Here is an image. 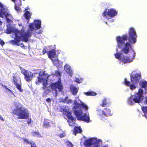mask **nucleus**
<instances>
[{"label": "nucleus", "instance_id": "ddd939ff", "mask_svg": "<svg viewBox=\"0 0 147 147\" xmlns=\"http://www.w3.org/2000/svg\"><path fill=\"white\" fill-rule=\"evenodd\" d=\"M135 55L136 53L135 52H134L133 55L131 56H125L122 55L120 61L123 62L124 64L127 63L131 62L135 59Z\"/></svg>", "mask_w": 147, "mask_h": 147}, {"label": "nucleus", "instance_id": "423d86ee", "mask_svg": "<svg viewBox=\"0 0 147 147\" xmlns=\"http://www.w3.org/2000/svg\"><path fill=\"white\" fill-rule=\"evenodd\" d=\"M14 33L15 35V36L14 40H12L10 41V42L12 45H16V46H20L21 47H24V45L23 43L20 44L19 42L22 41H24L25 42H27L28 40L26 41L24 40L23 39V38H22L21 36V33L18 32L17 30H15L14 31Z\"/></svg>", "mask_w": 147, "mask_h": 147}, {"label": "nucleus", "instance_id": "603ef678", "mask_svg": "<svg viewBox=\"0 0 147 147\" xmlns=\"http://www.w3.org/2000/svg\"><path fill=\"white\" fill-rule=\"evenodd\" d=\"M76 81L78 83H80V80L78 78L76 79Z\"/></svg>", "mask_w": 147, "mask_h": 147}, {"label": "nucleus", "instance_id": "aec40b11", "mask_svg": "<svg viewBox=\"0 0 147 147\" xmlns=\"http://www.w3.org/2000/svg\"><path fill=\"white\" fill-rule=\"evenodd\" d=\"M74 106L73 107L74 109H76L75 110H79L81 109V103L80 104L77 102L76 100L74 101Z\"/></svg>", "mask_w": 147, "mask_h": 147}, {"label": "nucleus", "instance_id": "a211bd4d", "mask_svg": "<svg viewBox=\"0 0 147 147\" xmlns=\"http://www.w3.org/2000/svg\"><path fill=\"white\" fill-rule=\"evenodd\" d=\"M5 9L3 5L2 4L0 3V16L3 18V16L5 15Z\"/></svg>", "mask_w": 147, "mask_h": 147}, {"label": "nucleus", "instance_id": "c9c22d12", "mask_svg": "<svg viewBox=\"0 0 147 147\" xmlns=\"http://www.w3.org/2000/svg\"><path fill=\"white\" fill-rule=\"evenodd\" d=\"M22 140H23V141L24 142L26 143L27 144H31V141H30L29 140H28V139L26 138H22Z\"/></svg>", "mask_w": 147, "mask_h": 147}, {"label": "nucleus", "instance_id": "5701e85b", "mask_svg": "<svg viewBox=\"0 0 147 147\" xmlns=\"http://www.w3.org/2000/svg\"><path fill=\"white\" fill-rule=\"evenodd\" d=\"M43 126L46 128H48L51 127L50 123L47 119L45 120L43 123Z\"/></svg>", "mask_w": 147, "mask_h": 147}, {"label": "nucleus", "instance_id": "0eeeda50", "mask_svg": "<svg viewBox=\"0 0 147 147\" xmlns=\"http://www.w3.org/2000/svg\"><path fill=\"white\" fill-rule=\"evenodd\" d=\"M74 113L78 120L82 121L87 123L90 121L89 114L85 113L83 115V112L81 109L75 110Z\"/></svg>", "mask_w": 147, "mask_h": 147}, {"label": "nucleus", "instance_id": "a18cd8bd", "mask_svg": "<svg viewBox=\"0 0 147 147\" xmlns=\"http://www.w3.org/2000/svg\"><path fill=\"white\" fill-rule=\"evenodd\" d=\"M67 147H72L73 145L72 144L69 142H68V144H67Z\"/></svg>", "mask_w": 147, "mask_h": 147}, {"label": "nucleus", "instance_id": "c85d7f7f", "mask_svg": "<svg viewBox=\"0 0 147 147\" xmlns=\"http://www.w3.org/2000/svg\"><path fill=\"white\" fill-rule=\"evenodd\" d=\"M122 53H117L114 54L115 57L117 59H118L120 61L121 59L122 56L121 55Z\"/></svg>", "mask_w": 147, "mask_h": 147}, {"label": "nucleus", "instance_id": "6e6d98bb", "mask_svg": "<svg viewBox=\"0 0 147 147\" xmlns=\"http://www.w3.org/2000/svg\"><path fill=\"white\" fill-rule=\"evenodd\" d=\"M41 33H42V32L40 30L39 31V32H38L37 33V34H41Z\"/></svg>", "mask_w": 147, "mask_h": 147}, {"label": "nucleus", "instance_id": "4be33fe9", "mask_svg": "<svg viewBox=\"0 0 147 147\" xmlns=\"http://www.w3.org/2000/svg\"><path fill=\"white\" fill-rule=\"evenodd\" d=\"M52 61L54 64L57 67H58L60 66V65L59 63L60 61L57 59H51Z\"/></svg>", "mask_w": 147, "mask_h": 147}, {"label": "nucleus", "instance_id": "a19ab883", "mask_svg": "<svg viewBox=\"0 0 147 147\" xmlns=\"http://www.w3.org/2000/svg\"><path fill=\"white\" fill-rule=\"evenodd\" d=\"M68 98V97L67 96H66L65 98L64 99H61V102H64L65 103L67 101V99Z\"/></svg>", "mask_w": 147, "mask_h": 147}, {"label": "nucleus", "instance_id": "052dcab7", "mask_svg": "<svg viewBox=\"0 0 147 147\" xmlns=\"http://www.w3.org/2000/svg\"><path fill=\"white\" fill-rule=\"evenodd\" d=\"M101 111V110H100V109H98V110H97V111Z\"/></svg>", "mask_w": 147, "mask_h": 147}, {"label": "nucleus", "instance_id": "bb28decb", "mask_svg": "<svg viewBox=\"0 0 147 147\" xmlns=\"http://www.w3.org/2000/svg\"><path fill=\"white\" fill-rule=\"evenodd\" d=\"M85 94L87 96H94L96 95V93L93 91H88L85 93Z\"/></svg>", "mask_w": 147, "mask_h": 147}, {"label": "nucleus", "instance_id": "3c124183", "mask_svg": "<svg viewBox=\"0 0 147 147\" xmlns=\"http://www.w3.org/2000/svg\"><path fill=\"white\" fill-rule=\"evenodd\" d=\"M6 20L7 22L8 23H10L11 22V20L9 18H7Z\"/></svg>", "mask_w": 147, "mask_h": 147}, {"label": "nucleus", "instance_id": "2f4dec72", "mask_svg": "<svg viewBox=\"0 0 147 147\" xmlns=\"http://www.w3.org/2000/svg\"><path fill=\"white\" fill-rule=\"evenodd\" d=\"M6 31V33L7 34H10L13 32L12 28L10 27H7Z\"/></svg>", "mask_w": 147, "mask_h": 147}, {"label": "nucleus", "instance_id": "f3484780", "mask_svg": "<svg viewBox=\"0 0 147 147\" xmlns=\"http://www.w3.org/2000/svg\"><path fill=\"white\" fill-rule=\"evenodd\" d=\"M34 22L35 23V26L36 29L38 30L41 28V21L39 20H34Z\"/></svg>", "mask_w": 147, "mask_h": 147}, {"label": "nucleus", "instance_id": "0e129e2a", "mask_svg": "<svg viewBox=\"0 0 147 147\" xmlns=\"http://www.w3.org/2000/svg\"><path fill=\"white\" fill-rule=\"evenodd\" d=\"M104 147H107V146H105Z\"/></svg>", "mask_w": 147, "mask_h": 147}, {"label": "nucleus", "instance_id": "f704fd0d", "mask_svg": "<svg viewBox=\"0 0 147 147\" xmlns=\"http://www.w3.org/2000/svg\"><path fill=\"white\" fill-rule=\"evenodd\" d=\"M13 81L15 85H16V84H18V80L17 78V77L15 76H13Z\"/></svg>", "mask_w": 147, "mask_h": 147}, {"label": "nucleus", "instance_id": "79ce46f5", "mask_svg": "<svg viewBox=\"0 0 147 147\" xmlns=\"http://www.w3.org/2000/svg\"><path fill=\"white\" fill-rule=\"evenodd\" d=\"M42 53L43 55H44L47 53V50L46 48H45L43 49Z\"/></svg>", "mask_w": 147, "mask_h": 147}, {"label": "nucleus", "instance_id": "1a4fd4ad", "mask_svg": "<svg viewBox=\"0 0 147 147\" xmlns=\"http://www.w3.org/2000/svg\"><path fill=\"white\" fill-rule=\"evenodd\" d=\"M50 86L52 90L54 91L56 94L57 93L58 91L62 92L63 88L60 79L55 82L51 84Z\"/></svg>", "mask_w": 147, "mask_h": 147}, {"label": "nucleus", "instance_id": "412c9836", "mask_svg": "<svg viewBox=\"0 0 147 147\" xmlns=\"http://www.w3.org/2000/svg\"><path fill=\"white\" fill-rule=\"evenodd\" d=\"M32 13L28 11H26L25 13L24 14V16L26 19L28 20L29 22V19L30 18Z\"/></svg>", "mask_w": 147, "mask_h": 147}, {"label": "nucleus", "instance_id": "864d4df0", "mask_svg": "<svg viewBox=\"0 0 147 147\" xmlns=\"http://www.w3.org/2000/svg\"><path fill=\"white\" fill-rule=\"evenodd\" d=\"M0 119L1 120L4 121V119L3 117L1 115H0Z\"/></svg>", "mask_w": 147, "mask_h": 147}, {"label": "nucleus", "instance_id": "9b49d317", "mask_svg": "<svg viewBox=\"0 0 147 147\" xmlns=\"http://www.w3.org/2000/svg\"><path fill=\"white\" fill-rule=\"evenodd\" d=\"M21 72L24 75L25 80L28 82L31 80L33 77V74L30 71H28L22 67H20Z\"/></svg>", "mask_w": 147, "mask_h": 147}, {"label": "nucleus", "instance_id": "bf43d9fd", "mask_svg": "<svg viewBox=\"0 0 147 147\" xmlns=\"http://www.w3.org/2000/svg\"><path fill=\"white\" fill-rule=\"evenodd\" d=\"M7 89L8 90V91H10V92H11V90L9 89L8 88H7Z\"/></svg>", "mask_w": 147, "mask_h": 147}, {"label": "nucleus", "instance_id": "20e7f679", "mask_svg": "<svg viewBox=\"0 0 147 147\" xmlns=\"http://www.w3.org/2000/svg\"><path fill=\"white\" fill-rule=\"evenodd\" d=\"M39 76L37 77L38 80H36L35 82V84L37 85L39 84V82L41 83L43 82L42 85L43 86L42 88L44 90H45L46 92L49 91V92L51 91L50 90L47 89V80L45 78L41 77L42 76H45L47 78L49 76V75H48L47 74L45 73L44 71H41L38 73Z\"/></svg>", "mask_w": 147, "mask_h": 147}, {"label": "nucleus", "instance_id": "58836bf2", "mask_svg": "<svg viewBox=\"0 0 147 147\" xmlns=\"http://www.w3.org/2000/svg\"><path fill=\"white\" fill-rule=\"evenodd\" d=\"M31 142V144H30V145H31V147H37V145H36L35 142L33 141H32Z\"/></svg>", "mask_w": 147, "mask_h": 147}, {"label": "nucleus", "instance_id": "4d7b16f0", "mask_svg": "<svg viewBox=\"0 0 147 147\" xmlns=\"http://www.w3.org/2000/svg\"><path fill=\"white\" fill-rule=\"evenodd\" d=\"M2 22L0 20V25H2Z\"/></svg>", "mask_w": 147, "mask_h": 147}, {"label": "nucleus", "instance_id": "ea45409f", "mask_svg": "<svg viewBox=\"0 0 147 147\" xmlns=\"http://www.w3.org/2000/svg\"><path fill=\"white\" fill-rule=\"evenodd\" d=\"M129 86L130 87V89L132 90L136 88V86H135V85L133 84H131Z\"/></svg>", "mask_w": 147, "mask_h": 147}, {"label": "nucleus", "instance_id": "f257e3e1", "mask_svg": "<svg viewBox=\"0 0 147 147\" xmlns=\"http://www.w3.org/2000/svg\"><path fill=\"white\" fill-rule=\"evenodd\" d=\"M129 36L124 35L121 37H117L118 47L119 48H122L121 51L125 54H128L129 49H131L130 43H135L136 41L137 35L134 29L131 28L129 31Z\"/></svg>", "mask_w": 147, "mask_h": 147}, {"label": "nucleus", "instance_id": "b1692460", "mask_svg": "<svg viewBox=\"0 0 147 147\" xmlns=\"http://www.w3.org/2000/svg\"><path fill=\"white\" fill-rule=\"evenodd\" d=\"M71 90L72 94L74 95H76L78 91L76 88L74 86H73L71 88Z\"/></svg>", "mask_w": 147, "mask_h": 147}, {"label": "nucleus", "instance_id": "c756f323", "mask_svg": "<svg viewBox=\"0 0 147 147\" xmlns=\"http://www.w3.org/2000/svg\"><path fill=\"white\" fill-rule=\"evenodd\" d=\"M108 102L107 101V100L106 98H104L102 101V103L100 105V106L102 107H105L107 105Z\"/></svg>", "mask_w": 147, "mask_h": 147}, {"label": "nucleus", "instance_id": "72a5a7b5", "mask_svg": "<svg viewBox=\"0 0 147 147\" xmlns=\"http://www.w3.org/2000/svg\"><path fill=\"white\" fill-rule=\"evenodd\" d=\"M124 83L125 85L128 86H129L131 84L130 82L128 81L127 79L125 78L124 79Z\"/></svg>", "mask_w": 147, "mask_h": 147}, {"label": "nucleus", "instance_id": "c03bdc74", "mask_svg": "<svg viewBox=\"0 0 147 147\" xmlns=\"http://www.w3.org/2000/svg\"><path fill=\"white\" fill-rule=\"evenodd\" d=\"M15 9L16 10L18 11L20 10V7L19 6L16 5H15Z\"/></svg>", "mask_w": 147, "mask_h": 147}, {"label": "nucleus", "instance_id": "393cba45", "mask_svg": "<svg viewBox=\"0 0 147 147\" xmlns=\"http://www.w3.org/2000/svg\"><path fill=\"white\" fill-rule=\"evenodd\" d=\"M140 86L142 88H146L147 87V82L146 81L140 82Z\"/></svg>", "mask_w": 147, "mask_h": 147}, {"label": "nucleus", "instance_id": "39448f33", "mask_svg": "<svg viewBox=\"0 0 147 147\" xmlns=\"http://www.w3.org/2000/svg\"><path fill=\"white\" fill-rule=\"evenodd\" d=\"M34 26L33 23H30L29 25V28L26 32H25L24 29H22L21 30H19L18 29L15 30L21 33L22 35L21 37L23 38L24 40L27 41L28 40L29 38L32 35V31L34 29Z\"/></svg>", "mask_w": 147, "mask_h": 147}, {"label": "nucleus", "instance_id": "13d9d810", "mask_svg": "<svg viewBox=\"0 0 147 147\" xmlns=\"http://www.w3.org/2000/svg\"><path fill=\"white\" fill-rule=\"evenodd\" d=\"M3 86L6 89H7V86L5 85H3Z\"/></svg>", "mask_w": 147, "mask_h": 147}, {"label": "nucleus", "instance_id": "7ed1b4c3", "mask_svg": "<svg viewBox=\"0 0 147 147\" xmlns=\"http://www.w3.org/2000/svg\"><path fill=\"white\" fill-rule=\"evenodd\" d=\"M143 90L141 89H139L138 92L134 95H131L128 99V103L130 105H133L134 102L139 103L141 102L143 98Z\"/></svg>", "mask_w": 147, "mask_h": 147}, {"label": "nucleus", "instance_id": "4c0bfd02", "mask_svg": "<svg viewBox=\"0 0 147 147\" xmlns=\"http://www.w3.org/2000/svg\"><path fill=\"white\" fill-rule=\"evenodd\" d=\"M61 73L59 71L56 70L55 72V75L56 76H60Z\"/></svg>", "mask_w": 147, "mask_h": 147}, {"label": "nucleus", "instance_id": "680f3d73", "mask_svg": "<svg viewBox=\"0 0 147 147\" xmlns=\"http://www.w3.org/2000/svg\"><path fill=\"white\" fill-rule=\"evenodd\" d=\"M45 96V95H44V94H43V96Z\"/></svg>", "mask_w": 147, "mask_h": 147}, {"label": "nucleus", "instance_id": "473e14b6", "mask_svg": "<svg viewBox=\"0 0 147 147\" xmlns=\"http://www.w3.org/2000/svg\"><path fill=\"white\" fill-rule=\"evenodd\" d=\"M81 107L83 109H84L85 110H87L88 109V107L84 103L82 102H81Z\"/></svg>", "mask_w": 147, "mask_h": 147}, {"label": "nucleus", "instance_id": "6e6552de", "mask_svg": "<svg viewBox=\"0 0 147 147\" xmlns=\"http://www.w3.org/2000/svg\"><path fill=\"white\" fill-rule=\"evenodd\" d=\"M101 142L100 140L91 138L86 140L84 142V144L87 147H100V143Z\"/></svg>", "mask_w": 147, "mask_h": 147}, {"label": "nucleus", "instance_id": "8fccbe9b", "mask_svg": "<svg viewBox=\"0 0 147 147\" xmlns=\"http://www.w3.org/2000/svg\"><path fill=\"white\" fill-rule=\"evenodd\" d=\"M59 136L60 138H62V137L64 136V135H63V134H60L59 135Z\"/></svg>", "mask_w": 147, "mask_h": 147}, {"label": "nucleus", "instance_id": "a878e982", "mask_svg": "<svg viewBox=\"0 0 147 147\" xmlns=\"http://www.w3.org/2000/svg\"><path fill=\"white\" fill-rule=\"evenodd\" d=\"M142 109L144 113V116L147 119V107H142Z\"/></svg>", "mask_w": 147, "mask_h": 147}, {"label": "nucleus", "instance_id": "de8ad7c7", "mask_svg": "<svg viewBox=\"0 0 147 147\" xmlns=\"http://www.w3.org/2000/svg\"><path fill=\"white\" fill-rule=\"evenodd\" d=\"M72 102V100L70 99H69L67 100L66 102V103L67 104H69L70 103H71Z\"/></svg>", "mask_w": 147, "mask_h": 147}, {"label": "nucleus", "instance_id": "f03ea898", "mask_svg": "<svg viewBox=\"0 0 147 147\" xmlns=\"http://www.w3.org/2000/svg\"><path fill=\"white\" fill-rule=\"evenodd\" d=\"M12 113L18 116V118L19 119H27L29 117L28 110L23 107L22 105L20 107L16 106V108L13 110Z\"/></svg>", "mask_w": 147, "mask_h": 147}, {"label": "nucleus", "instance_id": "6ab92c4d", "mask_svg": "<svg viewBox=\"0 0 147 147\" xmlns=\"http://www.w3.org/2000/svg\"><path fill=\"white\" fill-rule=\"evenodd\" d=\"M66 115L69 120L73 122L76 120V119L72 116L71 113L69 111H66Z\"/></svg>", "mask_w": 147, "mask_h": 147}, {"label": "nucleus", "instance_id": "dca6fc26", "mask_svg": "<svg viewBox=\"0 0 147 147\" xmlns=\"http://www.w3.org/2000/svg\"><path fill=\"white\" fill-rule=\"evenodd\" d=\"M64 69L67 73L69 74L70 76L72 75V70L69 65L68 64H66L64 67Z\"/></svg>", "mask_w": 147, "mask_h": 147}, {"label": "nucleus", "instance_id": "e2e57ef3", "mask_svg": "<svg viewBox=\"0 0 147 147\" xmlns=\"http://www.w3.org/2000/svg\"><path fill=\"white\" fill-rule=\"evenodd\" d=\"M69 125H71H71H70V122H69Z\"/></svg>", "mask_w": 147, "mask_h": 147}, {"label": "nucleus", "instance_id": "7c9ffc66", "mask_svg": "<svg viewBox=\"0 0 147 147\" xmlns=\"http://www.w3.org/2000/svg\"><path fill=\"white\" fill-rule=\"evenodd\" d=\"M16 86V88L20 92H22L23 90L21 88V85L20 84L18 83L15 85Z\"/></svg>", "mask_w": 147, "mask_h": 147}, {"label": "nucleus", "instance_id": "5fc2aeb1", "mask_svg": "<svg viewBox=\"0 0 147 147\" xmlns=\"http://www.w3.org/2000/svg\"><path fill=\"white\" fill-rule=\"evenodd\" d=\"M145 102H146V104H147V96H146L145 97Z\"/></svg>", "mask_w": 147, "mask_h": 147}, {"label": "nucleus", "instance_id": "9d476101", "mask_svg": "<svg viewBox=\"0 0 147 147\" xmlns=\"http://www.w3.org/2000/svg\"><path fill=\"white\" fill-rule=\"evenodd\" d=\"M117 12L113 9H105L102 13V16L103 17L107 18L109 16L111 18H113L117 15Z\"/></svg>", "mask_w": 147, "mask_h": 147}, {"label": "nucleus", "instance_id": "f8f14e48", "mask_svg": "<svg viewBox=\"0 0 147 147\" xmlns=\"http://www.w3.org/2000/svg\"><path fill=\"white\" fill-rule=\"evenodd\" d=\"M141 73L140 72L131 74L130 75V80L132 83L134 84H138L141 79Z\"/></svg>", "mask_w": 147, "mask_h": 147}, {"label": "nucleus", "instance_id": "37998d69", "mask_svg": "<svg viewBox=\"0 0 147 147\" xmlns=\"http://www.w3.org/2000/svg\"><path fill=\"white\" fill-rule=\"evenodd\" d=\"M0 44L2 46H3L5 44V42L1 39H0Z\"/></svg>", "mask_w": 147, "mask_h": 147}, {"label": "nucleus", "instance_id": "2eb2a0df", "mask_svg": "<svg viewBox=\"0 0 147 147\" xmlns=\"http://www.w3.org/2000/svg\"><path fill=\"white\" fill-rule=\"evenodd\" d=\"M49 57L51 59L54 58L56 55V51L54 49L51 50L47 52Z\"/></svg>", "mask_w": 147, "mask_h": 147}, {"label": "nucleus", "instance_id": "e433bc0d", "mask_svg": "<svg viewBox=\"0 0 147 147\" xmlns=\"http://www.w3.org/2000/svg\"><path fill=\"white\" fill-rule=\"evenodd\" d=\"M32 135L34 136H39L40 135V133L38 131H33L32 132Z\"/></svg>", "mask_w": 147, "mask_h": 147}, {"label": "nucleus", "instance_id": "4468645a", "mask_svg": "<svg viewBox=\"0 0 147 147\" xmlns=\"http://www.w3.org/2000/svg\"><path fill=\"white\" fill-rule=\"evenodd\" d=\"M102 113L101 115L98 114V115H100V119L103 121L106 119L105 117H107L112 115L111 110L107 108L104 109L102 111Z\"/></svg>", "mask_w": 147, "mask_h": 147}, {"label": "nucleus", "instance_id": "49530a36", "mask_svg": "<svg viewBox=\"0 0 147 147\" xmlns=\"http://www.w3.org/2000/svg\"><path fill=\"white\" fill-rule=\"evenodd\" d=\"M46 101L48 103H49L51 102V99L50 98H48L46 99Z\"/></svg>", "mask_w": 147, "mask_h": 147}, {"label": "nucleus", "instance_id": "cd10ccee", "mask_svg": "<svg viewBox=\"0 0 147 147\" xmlns=\"http://www.w3.org/2000/svg\"><path fill=\"white\" fill-rule=\"evenodd\" d=\"M74 130L75 134L76 133H81L82 131V129L80 127H75Z\"/></svg>", "mask_w": 147, "mask_h": 147}, {"label": "nucleus", "instance_id": "09e8293b", "mask_svg": "<svg viewBox=\"0 0 147 147\" xmlns=\"http://www.w3.org/2000/svg\"><path fill=\"white\" fill-rule=\"evenodd\" d=\"M32 122V120L31 119H28V121H27V123L28 124H30Z\"/></svg>", "mask_w": 147, "mask_h": 147}]
</instances>
